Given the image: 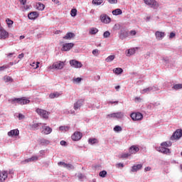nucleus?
Segmentation results:
<instances>
[{"mask_svg":"<svg viewBox=\"0 0 182 182\" xmlns=\"http://www.w3.org/2000/svg\"><path fill=\"white\" fill-rule=\"evenodd\" d=\"M70 15L71 16H76V15H77V10H76V9H73L70 11Z\"/></svg>","mask_w":182,"mask_h":182,"instance_id":"nucleus-48","label":"nucleus"},{"mask_svg":"<svg viewBox=\"0 0 182 182\" xmlns=\"http://www.w3.org/2000/svg\"><path fill=\"white\" fill-rule=\"evenodd\" d=\"M113 130L114 132H115V133H119V132H122L123 129L122 128V127L117 125L114 127Z\"/></svg>","mask_w":182,"mask_h":182,"instance_id":"nucleus-46","label":"nucleus"},{"mask_svg":"<svg viewBox=\"0 0 182 182\" xmlns=\"http://www.w3.org/2000/svg\"><path fill=\"white\" fill-rule=\"evenodd\" d=\"M39 62H37L36 63L35 62L32 63L31 64V66H32V68H34V69H38V68H39Z\"/></svg>","mask_w":182,"mask_h":182,"instance_id":"nucleus-49","label":"nucleus"},{"mask_svg":"<svg viewBox=\"0 0 182 182\" xmlns=\"http://www.w3.org/2000/svg\"><path fill=\"white\" fill-rule=\"evenodd\" d=\"M4 81L5 82V83H9V82H12V77L8 76V75H5L3 78Z\"/></svg>","mask_w":182,"mask_h":182,"instance_id":"nucleus-43","label":"nucleus"},{"mask_svg":"<svg viewBox=\"0 0 182 182\" xmlns=\"http://www.w3.org/2000/svg\"><path fill=\"white\" fill-rule=\"evenodd\" d=\"M8 136L9 137H14V136H19V130L12 129L8 132Z\"/></svg>","mask_w":182,"mask_h":182,"instance_id":"nucleus-26","label":"nucleus"},{"mask_svg":"<svg viewBox=\"0 0 182 182\" xmlns=\"http://www.w3.org/2000/svg\"><path fill=\"white\" fill-rule=\"evenodd\" d=\"M141 100H143V99H141V97H136L134 99V101L136 102V103H140V102H141Z\"/></svg>","mask_w":182,"mask_h":182,"instance_id":"nucleus-56","label":"nucleus"},{"mask_svg":"<svg viewBox=\"0 0 182 182\" xmlns=\"http://www.w3.org/2000/svg\"><path fill=\"white\" fill-rule=\"evenodd\" d=\"M82 80L83 79L82 77H73L72 79V82L75 85H79Z\"/></svg>","mask_w":182,"mask_h":182,"instance_id":"nucleus-30","label":"nucleus"},{"mask_svg":"<svg viewBox=\"0 0 182 182\" xmlns=\"http://www.w3.org/2000/svg\"><path fill=\"white\" fill-rule=\"evenodd\" d=\"M72 38H75V33H67L66 35L63 37V39L70 40Z\"/></svg>","mask_w":182,"mask_h":182,"instance_id":"nucleus-32","label":"nucleus"},{"mask_svg":"<svg viewBox=\"0 0 182 182\" xmlns=\"http://www.w3.org/2000/svg\"><path fill=\"white\" fill-rule=\"evenodd\" d=\"M172 89L173 90H180V89H182V84H176L172 87Z\"/></svg>","mask_w":182,"mask_h":182,"instance_id":"nucleus-45","label":"nucleus"},{"mask_svg":"<svg viewBox=\"0 0 182 182\" xmlns=\"http://www.w3.org/2000/svg\"><path fill=\"white\" fill-rule=\"evenodd\" d=\"M155 36H156V39H157V41H161L166 36V33H164L163 31H156Z\"/></svg>","mask_w":182,"mask_h":182,"instance_id":"nucleus-19","label":"nucleus"},{"mask_svg":"<svg viewBox=\"0 0 182 182\" xmlns=\"http://www.w3.org/2000/svg\"><path fill=\"white\" fill-rule=\"evenodd\" d=\"M23 56H24L23 53H22L18 55V59H22V58H23Z\"/></svg>","mask_w":182,"mask_h":182,"instance_id":"nucleus-63","label":"nucleus"},{"mask_svg":"<svg viewBox=\"0 0 182 182\" xmlns=\"http://www.w3.org/2000/svg\"><path fill=\"white\" fill-rule=\"evenodd\" d=\"M39 16L38 11H32L28 15V19H36Z\"/></svg>","mask_w":182,"mask_h":182,"instance_id":"nucleus-25","label":"nucleus"},{"mask_svg":"<svg viewBox=\"0 0 182 182\" xmlns=\"http://www.w3.org/2000/svg\"><path fill=\"white\" fill-rule=\"evenodd\" d=\"M41 132L42 134L48 135L52 133L53 129L50 127L46 125V124H43V125H41Z\"/></svg>","mask_w":182,"mask_h":182,"instance_id":"nucleus-8","label":"nucleus"},{"mask_svg":"<svg viewBox=\"0 0 182 182\" xmlns=\"http://www.w3.org/2000/svg\"><path fill=\"white\" fill-rule=\"evenodd\" d=\"M9 102L11 103V105H14V106H17L19 105V98H11L9 100Z\"/></svg>","mask_w":182,"mask_h":182,"instance_id":"nucleus-28","label":"nucleus"},{"mask_svg":"<svg viewBox=\"0 0 182 182\" xmlns=\"http://www.w3.org/2000/svg\"><path fill=\"white\" fill-rule=\"evenodd\" d=\"M50 141H49L48 139H40V144H41V146H48V144H50Z\"/></svg>","mask_w":182,"mask_h":182,"instance_id":"nucleus-29","label":"nucleus"},{"mask_svg":"<svg viewBox=\"0 0 182 182\" xmlns=\"http://www.w3.org/2000/svg\"><path fill=\"white\" fill-rule=\"evenodd\" d=\"M70 65L72 68H74L75 69H80V68L83 66V64H82L81 62L76 60H70Z\"/></svg>","mask_w":182,"mask_h":182,"instance_id":"nucleus-10","label":"nucleus"},{"mask_svg":"<svg viewBox=\"0 0 182 182\" xmlns=\"http://www.w3.org/2000/svg\"><path fill=\"white\" fill-rule=\"evenodd\" d=\"M127 37V32H122L119 34L120 39H124V38Z\"/></svg>","mask_w":182,"mask_h":182,"instance_id":"nucleus-50","label":"nucleus"},{"mask_svg":"<svg viewBox=\"0 0 182 182\" xmlns=\"http://www.w3.org/2000/svg\"><path fill=\"white\" fill-rule=\"evenodd\" d=\"M73 46H75V44L73 43H64L63 45L61 50H63V52H68V51L70 50V49H72V48H73Z\"/></svg>","mask_w":182,"mask_h":182,"instance_id":"nucleus-15","label":"nucleus"},{"mask_svg":"<svg viewBox=\"0 0 182 182\" xmlns=\"http://www.w3.org/2000/svg\"><path fill=\"white\" fill-rule=\"evenodd\" d=\"M36 9H38V11H43V9H45V4L41 2L36 3Z\"/></svg>","mask_w":182,"mask_h":182,"instance_id":"nucleus-31","label":"nucleus"},{"mask_svg":"<svg viewBox=\"0 0 182 182\" xmlns=\"http://www.w3.org/2000/svg\"><path fill=\"white\" fill-rule=\"evenodd\" d=\"M36 112L38 114V116H41L42 119H49L50 112L45 109L37 108L36 109Z\"/></svg>","mask_w":182,"mask_h":182,"instance_id":"nucleus-3","label":"nucleus"},{"mask_svg":"<svg viewBox=\"0 0 182 182\" xmlns=\"http://www.w3.org/2000/svg\"><path fill=\"white\" fill-rule=\"evenodd\" d=\"M60 93L59 92H54V93H51L49 95L50 99H55V97H59V96H60Z\"/></svg>","mask_w":182,"mask_h":182,"instance_id":"nucleus-41","label":"nucleus"},{"mask_svg":"<svg viewBox=\"0 0 182 182\" xmlns=\"http://www.w3.org/2000/svg\"><path fill=\"white\" fill-rule=\"evenodd\" d=\"M60 144L61 146H66L67 142L65 141H60Z\"/></svg>","mask_w":182,"mask_h":182,"instance_id":"nucleus-60","label":"nucleus"},{"mask_svg":"<svg viewBox=\"0 0 182 182\" xmlns=\"http://www.w3.org/2000/svg\"><path fill=\"white\" fill-rule=\"evenodd\" d=\"M82 106H83V100H80L74 103L73 109L75 110H79Z\"/></svg>","mask_w":182,"mask_h":182,"instance_id":"nucleus-22","label":"nucleus"},{"mask_svg":"<svg viewBox=\"0 0 182 182\" xmlns=\"http://www.w3.org/2000/svg\"><path fill=\"white\" fill-rule=\"evenodd\" d=\"M8 38H9V33L2 27L0 23V39L5 41V39H8Z\"/></svg>","mask_w":182,"mask_h":182,"instance_id":"nucleus-5","label":"nucleus"},{"mask_svg":"<svg viewBox=\"0 0 182 182\" xmlns=\"http://www.w3.org/2000/svg\"><path fill=\"white\" fill-rule=\"evenodd\" d=\"M123 117H124L123 112H113L107 115V119H116L117 120H122Z\"/></svg>","mask_w":182,"mask_h":182,"instance_id":"nucleus-1","label":"nucleus"},{"mask_svg":"<svg viewBox=\"0 0 182 182\" xmlns=\"http://www.w3.org/2000/svg\"><path fill=\"white\" fill-rule=\"evenodd\" d=\"M152 105H154V107H157L158 106H160V103L159 102H156L152 104Z\"/></svg>","mask_w":182,"mask_h":182,"instance_id":"nucleus-61","label":"nucleus"},{"mask_svg":"<svg viewBox=\"0 0 182 182\" xmlns=\"http://www.w3.org/2000/svg\"><path fill=\"white\" fill-rule=\"evenodd\" d=\"M110 36V32L109 31H105L103 33V38H107Z\"/></svg>","mask_w":182,"mask_h":182,"instance_id":"nucleus-53","label":"nucleus"},{"mask_svg":"<svg viewBox=\"0 0 182 182\" xmlns=\"http://www.w3.org/2000/svg\"><path fill=\"white\" fill-rule=\"evenodd\" d=\"M141 168H143V164H134L131 168V173H137V171H139Z\"/></svg>","mask_w":182,"mask_h":182,"instance_id":"nucleus-18","label":"nucleus"},{"mask_svg":"<svg viewBox=\"0 0 182 182\" xmlns=\"http://www.w3.org/2000/svg\"><path fill=\"white\" fill-rule=\"evenodd\" d=\"M18 100L19 105H21V106H23V105H29V103H31V100L26 99V97L18 98Z\"/></svg>","mask_w":182,"mask_h":182,"instance_id":"nucleus-23","label":"nucleus"},{"mask_svg":"<svg viewBox=\"0 0 182 182\" xmlns=\"http://www.w3.org/2000/svg\"><path fill=\"white\" fill-rule=\"evenodd\" d=\"M58 166L60 167H63L64 168H67V170H73L75 166L70 164H66L65 162L60 161L58 163Z\"/></svg>","mask_w":182,"mask_h":182,"instance_id":"nucleus-13","label":"nucleus"},{"mask_svg":"<svg viewBox=\"0 0 182 182\" xmlns=\"http://www.w3.org/2000/svg\"><path fill=\"white\" fill-rule=\"evenodd\" d=\"M97 32H99V29L92 27L91 28H90L89 30V34L90 35H96V33H97Z\"/></svg>","mask_w":182,"mask_h":182,"instance_id":"nucleus-34","label":"nucleus"},{"mask_svg":"<svg viewBox=\"0 0 182 182\" xmlns=\"http://www.w3.org/2000/svg\"><path fill=\"white\" fill-rule=\"evenodd\" d=\"M123 12L122 11V9H117L114 11H112V15H114L115 16H117V15H122Z\"/></svg>","mask_w":182,"mask_h":182,"instance_id":"nucleus-37","label":"nucleus"},{"mask_svg":"<svg viewBox=\"0 0 182 182\" xmlns=\"http://www.w3.org/2000/svg\"><path fill=\"white\" fill-rule=\"evenodd\" d=\"M172 144L173 143L171 141H168L162 142L161 144V146H162V147H171Z\"/></svg>","mask_w":182,"mask_h":182,"instance_id":"nucleus-36","label":"nucleus"},{"mask_svg":"<svg viewBox=\"0 0 182 182\" xmlns=\"http://www.w3.org/2000/svg\"><path fill=\"white\" fill-rule=\"evenodd\" d=\"M100 18L102 23H110L112 22V18L107 14H101Z\"/></svg>","mask_w":182,"mask_h":182,"instance_id":"nucleus-14","label":"nucleus"},{"mask_svg":"<svg viewBox=\"0 0 182 182\" xmlns=\"http://www.w3.org/2000/svg\"><path fill=\"white\" fill-rule=\"evenodd\" d=\"M65 114H75V110L65 111Z\"/></svg>","mask_w":182,"mask_h":182,"instance_id":"nucleus-57","label":"nucleus"},{"mask_svg":"<svg viewBox=\"0 0 182 182\" xmlns=\"http://www.w3.org/2000/svg\"><path fill=\"white\" fill-rule=\"evenodd\" d=\"M107 174V171H100V177L105 178V177H106Z\"/></svg>","mask_w":182,"mask_h":182,"instance_id":"nucleus-51","label":"nucleus"},{"mask_svg":"<svg viewBox=\"0 0 182 182\" xmlns=\"http://www.w3.org/2000/svg\"><path fill=\"white\" fill-rule=\"evenodd\" d=\"M82 133L80 132H75L72 136H71V139L72 140H73L74 141H79V140H80V139H82Z\"/></svg>","mask_w":182,"mask_h":182,"instance_id":"nucleus-16","label":"nucleus"},{"mask_svg":"<svg viewBox=\"0 0 182 182\" xmlns=\"http://www.w3.org/2000/svg\"><path fill=\"white\" fill-rule=\"evenodd\" d=\"M17 117H18V120H23V119H25V115L20 113V114H18Z\"/></svg>","mask_w":182,"mask_h":182,"instance_id":"nucleus-55","label":"nucleus"},{"mask_svg":"<svg viewBox=\"0 0 182 182\" xmlns=\"http://www.w3.org/2000/svg\"><path fill=\"white\" fill-rule=\"evenodd\" d=\"M132 154L130 152L128 153H122L120 156L121 159H129V157H131Z\"/></svg>","mask_w":182,"mask_h":182,"instance_id":"nucleus-40","label":"nucleus"},{"mask_svg":"<svg viewBox=\"0 0 182 182\" xmlns=\"http://www.w3.org/2000/svg\"><path fill=\"white\" fill-rule=\"evenodd\" d=\"M129 36H136V35L137 34V31H136V30H132L129 31Z\"/></svg>","mask_w":182,"mask_h":182,"instance_id":"nucleus-52","label":"nucleus"},{"mask_svg":"<svg viewBox=\"0 0 182 182\" xmlns=\"http://www.w3.org/2000/svg\"><path fill=\"white\" fill-rule=\"evenodd\" d=\"M100 53V51H99V50L97 49L92 50V55H94V56H99Z\"/></svg>","mask_w":182,"mask_h":182,"instance_id":"nucleus-54","label":"nucleus"},{"mask_svg":"<svg viewBox=\"0 0 182 182\" xmlns=\"http://www.w3.org/2000/svg\"><path fill=\"white\" fill-rule=\"evenodd\" d=\"M139 150H140V149H139V146L137 145H132L129 149V154H136L138 153Z\"/></svg>","mask_w":182,"mask_h":182,"instance_id":"nucleus-20","label":"nucleus"},{"mask_svg":"<svg viewBox=\"0 0 182 182\" xmlns=\"http://www.w3.org/2000/svg\"><path fill=\"white\" fill-rule=\"evenodd\" d=\"M65 66V63L63 61H58L54 63L51 66L49 67V69H56L57 70H60L63 69Z\"/></svg>","mask_w":182,"mask_h":182,"instance_id":"nucleus-7","label":"nucleus"},{"mask_svg":"<svg viewBox=\"0 0 182 182\" xmlns=\"http://www.w3.org/2000/svg\"><path fill=\"white\" fill-rule=\"evenodd\" d=\"M77 177L78 180H80V181H82L83 180V178H86V176L85 175H83L82 173H77Z\"/></svg>","mask_w":182,"mask_h":182,"instance_id":"nucleus-47","label":"nucleus"},{"mask_svg":"<svg viewBox=\"0 0 182 182\" xmlns=\"http://www.w3.org/2000/svg\"><path fill=\"white\" fill-rule=\"evenodd\" d=\"M88 108L91 109L92 110H96V109H100V103H90L88 104Z\"/></svg>","mask_w":182,"mask_h":182,"instance_id":"nucleus-24","label":"nucleus"},{"mask_svg":"<svg viewBox=\"0 0 182 182\" xmlns=\"http://www.w3.org/2000/svg\"><path fill=\"white\" fill-rule=\"evenodd\" d=\"M130 117L134 122H138L143 119V114L140 112H133L130 114Z\"/></svg>","mask_w":182,"mask_h":182,"instance_id":"nucleus-9","label":"nucleus"},{"mask_svg":"<svg viewBox=\"0 0 182 182\" xmlns=\"http://www.w3.org/2000/svg\"><path fill=\"white\" fill-rule=\"evenodd\" d=\"M113 73L115 75H122L123 73V69L121 68H117L113 69Z\"/></svg>","mask_w":182,"mask_h":182,"instance_id":"nucleus-33","label":"nucleus"},{"mask_svg":"<svg viewBox=\"0 0 182 182\" xmlns=\"http://www.w3.org/2000/svg\"><path fill=\"white\" fill-rule=\"evenodd\" d=\"M43 124L42 123H36L31 125V129L33 130H38L39 129L40 126H43Z\"/></svg>","mask_w":182,"mask_h":182,"instance_id":"nucleus-38","label":"nucleus"},{"mask_svg":"<svg viewBox=\"0 0 182 182\" xmlns=\"http://www.w3.org/2000/svg\"><path fill=\"white\" fill-rule=\"evenodd\" d=\"M21 5H26V0H19Z\"/></svg>","mask_w":182,"mask_h":182,"instance_id":"nucleus-62","label":"nucleus"},{"mask_svg":"<svg viewBox=\"0 0 182 182\" xmlns=\"http://www.w3.org/2000/svg\"><path fill=\"white\" fill-rule=\"evenodd\" d=\"M114 59H116V56L114 55H112L108 56L105 59V62H107V63H109V62H113L114 60Z\"/></svg>","mask_w":182,"mask_h":182,"instance_id":"nucleus-35","label":"nucleus"},{"mask_svg":"<svg viewBox=\"0 0 182 182\" xmlns=\"http://www.w3.org/2000/svg\"><path fill=\"white\" fill-rule=\"evenodd\" d=\"M156 151H159V153H163V154H170V153H171L169 149L162 146H156Z\"/></svg>","mask_w":182,"mask_h":182,"instance_id":"nucleus-12","label":"nucleus"},{"mask_svg":"<svg viewBox=\"0 0 182 182\" xmlns=\"http://www.w3.org/2000/svg\"><path fill=\"white\" fill-rule=\"evenodd\" d=\"M144 2L150 8H153V9H157L160 6V4L156 0H144Z\"/></svg>","mask_w":182,"mask_h":182,"instance_id":"nucleus-4","label":"nucleus"},{"mask_svg":"<svg viewBox=\"0 0 182 182\" xmlns=\"http://www.w3.org/2000/svg\"><path fill=\"white\" fill-rule=\"evenodd\" d=\"M136 49H137V48H132L127 50L125 51L126 56H127L128 58H129V56H133V55H134V53H136Z\"/></svg>","mask_w":182,"mask_h":182,"instance_id":"nucleus-21","label":"nucleus"},{"mask_svg":"<svg viewBox=\"0 0 182 182\" xmlns=\"http://www.w3.org/2000/svg\"><path fill=\"white\" fill-rule=\"evenodd\" d=\"M92 4L98 6L99 5H102V4H103V0H92Z\"/></svg>","mask_w":182,"mask_h":182,"instance_id":"nucleus-42","label":"nucleus"},{"mask_svg":"<svg viewBox=\"0 0 182 182\" xmlns=\"http://www.w3.org/2000/svg\"><path fill=\"white\" fill-rule=\"evenodd\" d=\"M176 37V33L171 32L169 35V39H173V38Z\"/></svg>","mask_w":182,"mask_h":182,"instance_id":"nucleus-59","label":"nucleus"},{"mask_svg":"<svg viewBox=\"0 0 182 182\" xmlns=\"http://www.w3.org/2000/svg\"><path fill=\"white\" fill-rule=\"evenodd\" d=\"M150 170H151V168L150 166L146 167L144 168V171H150Z\"/></svg>","mask_w":182,"mask_h":182,"instance_id":"nucleus-64","label":"nucleus"},{"mask_svg":"<svg viewBox=\"0 0 182 182\" xmlns=\"http://www.w3.org/2000/svg\"><path fill=\"white\" fill-rule=\"evenodd\" d=\"M88 143L89 144H97V143H99V141L97 140V139L92 138V139H89Z\"/></svg>","mask_w":182,"mask_h":182,"instance_id":"nucleus-39","label":"nucleus"},{"mask_svg":"<svg viewBox=\"0 0 182 182\" xmlns=\"http://www.w3.org/2000/svg\"><path fill=\"white\" fill-rule=\"evenodd\" d=\"M6 22L8 25V28H12V25H14V21L11 20L10 18H6Z\"/></svg>","mask_w":182,"mask_h":182,"instance_id":"nucleus-44","label":"nucleus"},{"mask_svg":"<svg viewBox=\"0 0 182 182\" xmlns=\"http://www.w3.org/2000/svg\"><path fill=\"white\" fill-rule=\"evenodd\" d=\"M159 87L156 86H151L146 88H144V90H141V95H144V93H150V92H157L159 90Z\"/></svg>","mask_w":182,"mask_h":182,"instance_id":"nucleus-11","label":"nucleus"},{"mask_svg":"<svg viewBox=\"0 0 182 182\" xmlns=\"http://www.w3.org/2000/svg\"><path fill=\"white\" fill-rule=\"evenodd\" d=\"M182 137V130L181 129H176L175 132L171 136V140L172 141L180 140Z\"/></svg>","mask_w":182,"mask_h":182,"instance_id":"nucleus-6","label":"nucleus"},{"mask_svg":"<svg viewBox=\"0 0 182 182\" xmlns=\"http://www.w3.org/2000/svg\"><path fill=\"white\" fill-rule=\"evenodd\" d=\"M38 160H39V156H33L31 158H28L27 159H25L24 161H22L21 162V164H26L28 163H30L31 161H38Z\"/></svg>","mask_w":182,"mask_h":182,"instance_id":"nucleus-17","label":"nucleus"},{"mask_svg":"<svg viewBox=\"0 0 182 182\" xmlns=\"http://www.w3.org/2000/svg\"><path fill=\"white\" fill-rule=\"evenodd\" d=\"M5 69H8V66L6 65H3L0 67V72H4V70H5Z\"/></svg>","mask_w":182,"mask_h":182,"instance_id":"nucleus-58","label":"nucleus"},{"mask_svg":"<svg viewBox=\"0 0 182 182\" xmlns=\"http://www.w3.org/2000/svg\"><path fill=\"white\" fill-rule=\"evenodd\" d=\"M9 174H14L13 170H7V171H2L0 172V182H4L6 181L8 179V176Z\"/></svg>","mask_w":182,"mask_h":182,"instance_id":"nucleus-2","label":"nucleus"},{"mask_svg":"<svg viewBox=\"0 0 182 182\" xmlns=\"http://www.w3.org/2000/svg\"><path fill=\"white\" fill-rule=\"evenodd\" d=\"M59 132L62 133H65V132H69L70 130V127L69 126H60L58 128Z\"/></svg>","mask_w":182,"mask_h":182,"instance_id":"nucleus-27","label":"nucleus"}]
</instances>
